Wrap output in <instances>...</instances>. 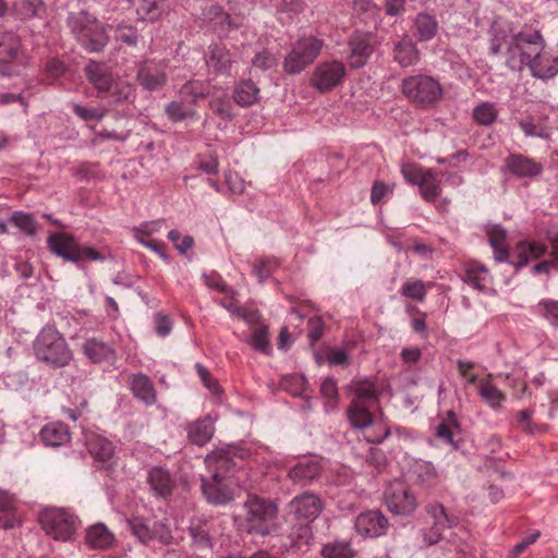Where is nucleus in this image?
Returning a JSON list of instances; mask_svg holds the SVG:
<instances>
[{"label":"nucleus","mask_w":558,"mask_h":558,"mask_svg":"<svg viewBox=\"0 0 558 558\" xmlns=\"http://www.w3.org/2000/svg\"><path fill=\"white\" fill-rule=\"evenodd\" d=\"M126 524L132 534L143 544H147L151 541V525L148 520L134 517L126 520Z\"/></svg>","instance_id":"603ef678"},{"label":"nucleus","mask_w":558,"mask_h":558,"mask_svg":"<svg viewBox=\"0 0 558 558\" xmlns=\"http://www.w3.org/2000/svg\"><path fill=\"white\" fill-rule=\"evenodd\" d=\"M345 73V66L341 61L322 62L313 72L311 85L320 93H328L342 84Z\"/></svg>","instance_id":"f8f14e48"},{"label":"nucleus","mask_w":558,"mask_h":558,"mask_svg":"<svg viewBox=\"0 0 558 558\" xmlns=\"http://www.w3.org/2000/svg\"><path fill=\"white\" fill-rule=\"evenodd\" d=\"M350 53L348 62L351 68H363L374 51L371 36L365 33H354L348 41Z\"/></svg>","instance_id":"dca6fc26"},{"label":"nucleus","mask_w":558,"mask_h":558,"mask_svg":"<svg viewBox=\"0 0 558 558\" xmlns=\"http://www.w3.org/2000/svg\"><path fill=\"white\" fill-rule=\"evenodd\" d=\"M362 430L365 440L371 444H381L390 435V427L383 418H373L371 425Z\"/></svg>","instance_id":"de8ad7c7"},{"label":"nucleus","mask_w":558,"mask_h":558,"mask_svg":"<svg viewBox=\"0 0 558 558\" xmlns=\"http://www.w3.org/2000/svg\"><path fill=\"white\" fill-rule=\"evenodd\" d=\"M243 507L246 511L245 523L248 533L268 535L276 530L278 508L275 501L250 495Z\"/></svg>","instance_id":"7ed1b4c3"},{"label":"nucleus","mask_w":558,"mask_h":558,"mask_svg":"<svg viewBox=\"0 0 558 558\" xmlns=\"http://www.w3.org/2000/svg\"><path fill=\"white\" fill-rule=\"evenodd\" d=\"M461 426L453 411H448L446 417L436 426L435 436L458 448L454 436L460 434Z\"/></svg>","instance_id":"c9c22d12"},{"label":"nucleus","mask_w":558,"mask_h":558,"mask_svg":"<svg viewBox=\"0 0 558 558\" xmlns=\"http://www.w3.org/2000/svg\"><path fill=\"white\" fill-rule=\"evenodd\" d=\"M258 93L252 81H242L234 88L233 99L241 107H250L257 101Z\"/></svg>","instance_id":"a19ab883"},{"label":"nucleus","mask_w":558,"mask_h":558,"mask_svg":"<svg viewBox=\"0 0 558 558\" xmlns=\"http://www.w3.org/2000/svg\"><path fill=\"white\" fill-rule=\"evenodd\" d=\"M420 194L426 202H435L441 194V182L433 169H426V173L418 185Z\"/></svg>","instance_id":"58836bf2"},{"label":"nucleus","mask_w":558,"mask_h":558,"mask_svg":"<svg viewBox=\"0 0 558 558\" xmlns=\"http://www.w3.org/2000/svg\"><path fill=\"white\" fill-rule=\"evenodd\" d=\"M48 250L58 257L76 265L85 260H104L105 256L90 246H82L77 239L65 232L51 233L47 239Z\"/></svg>","instance_id":"20e7f679"},{"label":"nucleus","mask_w":558,"mask_h":558,"mask_svg":"<svg viewBox=\"0 0 558 558\" xmlns=\"http://www.w3.org/2000/svg\"><path fill=\"white\" fill-rule=\"evenodd\" d=\"M514 29L512 23L501 16H497L492 22L488 36H489V54L493 57L499 56L505 44L509 45V39L513 40Z\"/></svg>","instance_id":"f3484780"},{"label":"nucleus","mask_w":558,"mask_h":558,"mask_svg":"<svg viewBox=\"0 0 558 558\" xmlns=\"http://www.w3.org/2000/svg\"><path fill=\"white\" fill-rule=\"evenodd\" d=\"M488 279V269L478 263H470L465 269L464 281L478 291H485Z\"/></svg>","instance_id":"49530a36"},{"label":"nucleus","mask_w":558,"mask_h":558,"mask_svg":"<svg viewBox=\"0 0 558 558\" xmlns=\"http://www.w3.org/2000/svg\"><path fill=\"white\" fill-rule=\"evenodd\" d=\"M65 341L60 332L50 326L41 329L35 341V349H63Z\"/></svg>","instance_id":"37998d69"},{"label":"nucleus","mask_w":558,"mask_h":558,"mask_svg":"<svg viewBox=\"0 0 558 558\" xmlns=\"http://www.w3.org/2000/svg\"><path fill=\"white\" fill-rule=\"evenodd\" d=\"M414 473L417 482L424 487H435L440 481L436 468L428 461H417L414 465Z\"/></svg>","instance_id":"79ce46f5"},{"label":"nucleus","mask_w":558,"mask_h":558,"mask_svg":"<svg viewBox=\"0 0 558 558\" xmlns=\"http://www.w3.org/2000/svg\"><path fill=\"white\" fill-rule=\"evenodd\" d=\"M19 524L15 500L7 493H0V529H12Z\"/></svg>","instance_id":"ea45409f"},{"label":"nucleus","mask_w":558,"mask_h":558,"mask_svg":"<svg viewBox=\"0 0 558 558\" xmlns=\"http://www.w3.org/2000/svg\"><path fill=\"white\" fill-rule=\"evenodd\" d=\"M312 537L311 527L307 524L298 525L294 531L287 536L286 541H281V547L286 549H302L308 546Z\"/></svg>","instance_id":"a18cd8bd"},{"label":"nucleus","mask_w":558,"mask_h":558,"mask_svg":"<svg viewBox=\"0 0 558 558\" xmlns=\"http://www.w3.org/2000/svg\"><path fill=\"white\" fill-rule=\"evenodd\" d=\"M371 405L360 403L359 400H351V403L347 410V417L354 429H363L371 425L374 418L371 411Z\"/></svg>","instance_id":"f704fd0d"},{"label":"nucleus","mask_w":558,"mask_h":558,"mask_svg":"<svg viewBox=\"0 0 558 558\" xmlns=\"http://www.w3.org/2000/svg\"><path fill=\"white\" fill-rule=\"evenodd\" d=\"M389 521L380 510H368L355 519V530L366 537H379L387 533Z\"/></svg>","instance_id":"4468645a"},{"label":"nucleus","mask_w":558,"mask_h":558,"mask_svg":"<svg viewBox=\"0 0 558 558\" xmlns=\"http://www.w3.org/2000/svg\"><path fill=\"white\" fill-rule=\"evenodd\" d=\"M130 388L133 396L145 403L146 405H153L157 401V392L154 384L143 373H137L131 376Z\"/></svg>","instance_id":"b1692460"},{"label":"nucleus","mask_w":558,"mask_h":558,"mask_svg":"<svg viewBox=\"0 0 558 558\" xmlns=\"http://www.w3.org/2000/svg\"><path fill=\"white\" fill-rule=\"evenodd\" d=\"M180 95L191 102H196L205 96L204 84L199 81H189L181 87Z\"/></svg>","instance_id":"338daca9"},{"label":"nucleus","mask_w":558,"mask_h":558,"mask_svg":"<svg viewBox=\"0 0 558 558\" xmlns=\"http://www.w3.org/2000/svg\"><path fill=\"white\" fill-rule=\"evenodd\" d=\"M85 73L89 83L97 90L98 97L111 90L113 76L107 64L90 61L85 68Z\"/></svg>","instance_id":"aec40b11"},{"label":"nucleus","mask_w":558,"mask_h":558,"mask_svg":"<svg viewBox=\"0 0 558 558\" xmlns=\"http://www.w3.org/2000/svg\"><path fill=\"white\" fill-rule=\"evenodd\" d=\"M133 95L134 88L131 84L122 81H113L111 90L109 92L111 104L117 105L122 101H128L133 97Z\"/></svg>","instance_id":"e2e57ef3"},{"label":"nucleus","mask_w":558,"mask_h":558,"mask_svg":"<svg viewBox=\"0 0 558 558\" xmlns=\"http://www.w3.org/2000/svg\"><path fill=\"white\" fill-rule=\"evenodd\" d=\"M14 8L24 20L41 16L46 11L45 3L41 0H17Z\"/></svg>","instance_id":"5fc2aeb1"},{"label":"nucleus","mask_w":558,"mask_h":558,"mask_svg":"<svg viewBox=\"0 0 558 558\" xmlns=\"http://www.w3.org/2000/svg\"><path fill=\"white\" fill-rule=\"evenodd\" d=\"M68 26L77 40L90 52L100 51L107 45V35L95 16L82 10L68 16Z\"/></svg>","instance_id":"f03ea898"},{"label":"nucleus","mask_w":558,"mask_h":558,"mask_svg":"<svg viewBox=\"0 0 558 558\" xmlns=\"http://www.w3.org/2000/svg\"><path fill=\"white\" fill-rule=\"evenodd\" d=\"M305 318V314L302 313L301 307L291 306L288 310V326L281 327V349L290 344V332L289 327H294L295 329H300L302 331L301 325H303Z\"/></svg>","instance_id":"864d4df0"},{"label":"nucleus","mask_w":558,"mask_h":558,"mask_svg":"<svg viewBox=\"0 0 558 558\" xmlns=\"http://www.w3.org/2000/svg\"><path fill=\"white\" fill-rule=\"evenodd\" d=\"M535 310L536 313L548 320L550 325L558 326V301L550 299L541 300L536 304Z\"/></svg>","instance_id":"052dcab7"},{"label":"nucleus","mask_w":558,"mask_h":558,"mask_svg":"<svg viewBox=\"0 0 558 558\" xmlns=\"http://www.w3.org/2000/svg\"><path fill=\"white\" fill-rule=\"evenodd\" d=\"M505 168L517 178L533 179L543 172V165L522 154H511L505 159Z\"/></svg>","instance_id":"a211bd4d"},{"label":"nucleus","mask_w":558,"mask_h":558,"mask_svg":"<svg viewBox=\"0 0 558 558\" xmlns=\"http://www.w3.org/2000/svg\"><path fill=\"white\" fill-rule=\"evenodd\" d=\"M10 221L26 235L33 236L37 233V223L32 214L14 211Z\"/></svg>","instance_id":"4d7b16f0"},{"label":"nucleus","mask_w":558,"mask_h":558,"mask_svg":"<svg viewBox=\"0 0 558 558\" xmlns=\"http://www.w3.org/2000/svg\"><path fill=\"white\" fill-rule=\"evenodd\" d=\"M320 395L326 399L327 410L332 411L337 408L339 393L337 383L333 378L327 377L323 380L320 385Z\"/></svg>","instance_id":"bf43d9fd"},{"label":"nucleus","mask_w":558,"mask_h":558,"mask_svg":"<svg viewBox=\"0 0 558 558\" xmlns=\"http://www.w3.org/2000/svg\"><path fill=\"white\" fill-rule=\"evenodd\" d=\"M402 93L417 107L432 108L442 98V87L428 75H411L402 80Z\"/></svg>","instance_id":"39448f33"},{"label":"nucleus","mask_w":558,"mask_h":558,"mask_svg":"<svg viewBox=\"0 0 558 558\" xmlns=\"http://www.w3.org/2000/svg\"><path fill=\"white\" fill-rule=\"evenodd\" d=\"M400 294L407 299L423 302L427 293V284L420 279H408L399 290Z\"/></svg>","instance_id":"3c124183"},{"label":"nucleus","mask_w":558,"mask_h":558,"mask_svg":"<svg viewBox=\"0 0 558 558\" xmlns=\"http://www.w3.org/2000/svg\"><path fill=\"white\" fill-rule=\"evenodd\" d=\"M323 468L316 459H304L299 461L290 471L289 477L294 482L302 485L308 484L322 474Z\"/></svg>","instance_id":"5701e85b"},{"label":"nucleus","mask_w":558,"mask_h":558,"mask_svg":"<svg viewBox=\"0 0 558 558\" xmlns=\"http://www.w3.org/2000/svg\"><path fill=\"white\" fill-rule=\"evenodd\" d=\"M187 437L197 446L207 444L215 433V426L210 417L196 420L187 425Z\"/></svg>","instance_id":"473e14b6"},{"label":"nucleus","mask_w":558,"mask_h":558,"mask_svg":"<svg viewBox=\"0 0 558 558\" xmlns=\"http://www.w3.org/2000/svg\"><path fill=\"white\" fill-rule=\"evenodd\" d=\"M24 66L20 37L13 32L0 29V75H19Z\"/></svg>","instance_id":"9d476101"},{"label":"nucleus","mask_w":558,"mask_h":558,"mask_svg":"<svg viewBox=\"0 0 558 558\" xmlns=\"http://www.w3.org/2000/svg\"><path fill=\"white\" fill-rule=\"evenodd\" d=\"M353 14L365 25H375L379 19L380 8L372 0H354Z\"/></svg>","instance_id":"4c0bfd02"},{"label":"nucleus","mask_w":558,"mask_h":558,"mask_svg":"<svg viewBox=\"0 0 558 558\" xmlns=\"http://www.w3.org/2000/svg\"><path fill=\"white\" fill-rule=\"evenodd\" d=\"M201 483L205 499L214 506H225L234 499L232 481L219 472L208 477L203 476Z\"/></svg>","instance_id":"9b49d317"},{"label":"nucleus","mask_w":558,"mask_h":558,"mask_svg":"<svg viewBox=\"0 0 558 558\" xmlns=\"http://www.w3.org/2000/svg\"><path fill=\"white\" fill-rule=\"evenodd\" d=\"M480 397L492 408L498 409L506 400V396L490 381L482 380L478 385Z\"/></svg>","instance_id":"09e8293b"},{"label":"nucleus","mask_w":558,"mask_h":558,"mask_svg":"<svg viewBox=\"0 0 558 558\" xmlns=\"http://www.w3.org/2000/svg\"><path fill=\"white\" fill-rule=\"evenodd\" d=\"M72 109L77 117L86 122L100 121L106 116V111L100 108H89L78 104H73Z\"/></svg>","instance_id":"774afa93"},{"label":"nucleus","mask_w":558,"mask_h":558,"mask_svg":"<svg viewBox=\"0 0 558 558\" xmlns=\"http://www.w3.org/2000/svg\"><path fill=\"white\" fill-rule=\"evenodd\" d=\"M426 511L433 519V525L423 532V542L426 546H433L444 537L446 530L458 524L459 519L449 513L441 504L428 505Z\"/></svg>","instance_id":"ddd939ff"},{"label":"nucleus","mask_w":558,"mask_h":558,"mask_svg":"<svg viewBox=\"0 0 558 558\" xmlns=\"http://www.w3.org/2000/svg\"><path fill=\"white\" fill-rule=\"evenodd\" d=\"M36 357L51 367H62L72 359L71 351H35Z\"/></svg>","instance_id":"6e6d98bb"},{"label":"nucleus","mask_w":558,"mask_h":558,"mask_svg":"<svg viewBox=\"0 0 558 558\" xmlns=\"http://www.w3.org/2000/svg\"><path fill=\"white\" fill-rule=\"evenodd\" d=\"M401 173L409 184L418 186L426 173V169L414 162H405L401 166Z\"/></svg>","instance_id":"69168bd1"},{"label":"nucleus","mask_w":558,"mask_h":558,"mask_svg":"<svg viewBox=\"0 0 558 558\" xmlns=\"http://www.w3.org/2000/svg\"><path fill=\"white\" fill-rule=\"evenodd\" d=\"M206 64L215 74H230L233 64L232 54L222 44H211L205 56Z\"/></svg>","instance_id":"412c9836"},{"label":"nucleus","mask_w":558,"mask_h":558,"mask_svg":"<svg viewBox=\"0 0 558 558\" xmlns=\"http://www.w3.org/2000/svg\"><path fill=\"white\" fill-rule=\"evenodd\" d=\"M189 535L192 538L193 546L198 549H211L214 542L211 537L210 523L204 519L192 520L189 529Z\"/></svg>","instance_id":"bb28decb"},{"label":"nucleus","mask_w":558,"mask_h":558,"mask_svg":"<svg viewBox=\"0 0 558 558\" xmlns=\"http://www.w3.org/2000/svg\"><path fill=\"white\" fill-rule=\"evenodd\" d=\"M166 65L160 62L146 61L137 72L140 84L147 90L161 88L167 82Z\"/></svg>","instance_id":"6ab92c4d"},{"label":"nucleus","mask_w":558,"mask_h":558,"mask_svg":"<svg viewBox=\"0 0 558 558\" xmlns=\"http://www.w3.org/2000/svg\"><path fill=\"white\" fill-rule=\"evenodd\" d=\"M529 69L534 77L547 81L558 74V58H554L543 51Z\"/></svg>","instance_id":"72a5a7b5"},{"label":"nucleus","mask_w":558,"mask_h":558,"mask_svg":"<svg viewBox=\"0 0 558 558\" xmlns=\"http://www.w3.org/2000/svg\"><path fill=\"white\" fill-rule=\"evenodd\" d=\"M545 40L537 29H522L513 36L506 50V66L520 72L544 51Z\"/></svg>","instance_id":"f257e3e1"},{"label":"nucleus","mask_w":558,"mask_h":558,"mask_svg":"<svg viewBox=\"0 0 558 558\" xmlns=\"http://www.w3.org/2000/svg\"><path fill=\"white\" fill-rule=\"evenodd\" d=\"M205 17L210 28L219 36H226L230 29L238 27L231 16L217 5H210L205 12Z\"/></svg>","instance_id":"2f4dec72"},{"label":"nucleus","mask_w":558,"mask_h":558,"mask_svg":"<svg viewBox=\"0 0 558 558\" xmlns=\"http://www.w3.org/2000/svg\"><path fill=\"white\" fill-rule=\"evenodd\" d=\"M41 441L49 447H60L71 439L69 427L61 422L46 424L39 433Z\"/></svg>","instance_id":"a878e982"},{"label":"nucleus","mask_w":558,"mask_h":558,"mask_svg":"<svg viewBox=\"0 0 558 558\" xmlns=\"http://www.w3.org/2000/svg\"><path fill=\"white\" fill-rule=\"evenodd\" d=\"M148 483L154 493L161 497L171 495L175 485L168 470L161 466H155L149 471Z\"/></svg>","instance_id":"7c9ffc66"},{"label":"nucleus","mask_w":558,"mask_h":558,"mask_svg":"<svg viewBox=\"0 0 558 558\" xmlns=\"http://www.w3.org/2000/svg\"><path fill=\"white\" fill-rule=\"evenodd\" d=\"M393 60L402 68L415 65L420 61V50L413 39L404 35L395 43L392 49Z\"/></svg>","instance_id":"4be33fe9"},{"label":"nucleus","mask_w":558,"mask_h":558,"mask_svg":"<svg viewBox=\"0 0 558 558\" xmlns=\"http://www.w3.org/2000/svg\"><path fill=\"white\" fill-rule=\"evenodd\" d=\"M84 441L89 454L94 459L107 462L112 458L114 448L112 442L108 439L94 433H89L85 435Z\"/></svg>","instance_id":"c756f323"},{"label":"nucleus","mask_w":558,"mask_h":558,"mask_svg":"<svg viewBox=\"0 0 558 558\" xmlns=\"http://www.w3.org/2000/svg\"><path fill=\"white\" fill-rule=\"evenodd\" d=\"M320 555L323 558H354L356 551L352 548L351 542L335 541L323 545Z\"/></svg>","instance_id":"c03bdc74"},{"label":"nucleus","mask_w":558,"mask_h":558,"mask_svg":"<svg viewBox=\"0 0 558 558\" xmlns=\"http://www.w3.org/2000/svg\"><path fill=\"white\" fill-rule=\"evenodd\" d=\"M221 305L234 317L244 320L252 329L250 344L254 349H267L269 344L268 326L257 310L241 306L233 296L221 300Z\"/></svg>","instance_id":"423d86ee"},{"label":"nucleus","mask_w":558,"mask_h":558,"mask_svg":"<svg viewBox=\"0 0 558 558\" xmlns=\"http://www.w3.org/2000/svg\"><path fill=\"white\" fill-rule=\"evenodd\" d=\"M383 500L392 514L401 517L412 515L418 507L415 494L402 481L389 483L384 490Z\"/></svg>","instance_id":"1a4fd4ad"},{"label":"nucleus","mask_w":558,"mask_h":558,"mask_svg":"<svg viewBox=\"0 0 558 558\" xmlns=\"http://www.w3.org/2000/svg\"><path fill=\"white\" fill-rule=\"evenodd\" d=\"M438 31L436 17L428 13H418L414 20V36L420 41H428L434 38Z\"/></svg>","instance_id":"e433bc0d"},{"label":"nucleus","mask_w":558,"mask_h":558,"mask_svg":"<svg viewBox=\"0 0 558 558\" xmlns=\"http://www.w3.org/2000/svg\"><path fill=\"white\" fill-rule=\"evenodd\" d=\"M324 43L314 36L298 39L283 61L284 71L289 74H299L312 64L319 56Z\"/></svg>","instance_id":"0eeeda50"},{"label":"nucleus","mask_w":558,"mask_h":558,"mask_svg":"<svg viewBox=\"0 0 558 558\" xmlns=\"http://www.w3.org/2000/svg\"><path fill=\"white\" fill-rule=\"evenodd\" d=\"M166 113L170 120L179 122L189 117H193L195 111L184 105L183 101L173 100L166 106Z\"/></svg>","instance_id":"0e129e2a"},{"label":"nucleus","mask_w":558,"mask_h":558,"mask_svg":"<svg viewBox=\"0 0 558 558\" xmlns=\"http://www.w3.org/2000/svg\"><path fill=\"white\" fill-rule=\"evenodd\" d=\"M472 116L477 124L489 126L496 122L498 110L493 102L484 101L473 109Z\"/></svg>","instance_id":"8fccbe9b"},{"label":"nucleus","mask_w":558,"mask_h":558,"mask_svg":"<svg viewBox=\"0 0 558 558\" xmlns=\"http://www.w3.org/2000/svg\"><path fill=\"white\" fill-rule=\"evenodd\" d=\"M348 389L353 393L352 400H359L360 403L368 405L376 403L381 392L376 384L368 379L354 380Z\"/></svg>","instance_id":"cd10ccee"},{"label":"nucleus","mask_w":558,"mask_h":558,"mask_svg":"<svg viewBox=\"0 0 558 558\" xmlns=\"http://www.w3.org/2000/svg\"><path fill=\"white\" fill-rule=\"evenodd\" d=\"M547 252V246L538 242H519L513 254L518 257L517 262H511L515 268L524 267L529 264L530 259H538Z\"/></svg>","instance_id":"c85d7f7f"},{"label":"nucleus","mask_w":558,"mask_h":558,"mask_svg":"<svg viewBox=\"0 0 558 558\" xmlns=\"http://www.w3.org/2000/svg\"><path fill=\"white\" fill-rule=\"evenodd\" d=\"M39 522L46 534L63 542L71 539L77 529V518L65 509H46L40 513Z\"/></svg>","instance_id":"6e6552de"},{"label":"nucleus","mask_w":558,"mask_h":558,"mask_svg":"<svg viewBox=\"0 0 558 558\" xmlns=\"http://www.w3.org/2000/svg\"><path fill=\"white\" fill-rule=\"evenodd\" d=\"M324 504L318 495L304 493L294 497L288 505L289 512L307 522L314 521L323 511Z\"/></svg>","instance_id":"2eb2a0df"},{"label":"nucleus","mask_w":558,"mask_h":558,"mask_svg":"<svg viewBox=\"0 0 558 558\" xmlns=\"http://www.w3.org/2000/svg\"><path fill=\"white\" fill-rule=\"evenodd\" d=\"M162 10L158 0H141L137 15L143 21L155 22L161 16Z\"/></svg>","instance_id":"680f3d73"},{"label":"nucleus","mask_w":558,"mask_h":558,"mask_svg":"<svg viewBox=\"0 0 558 558\" xmlns=\"http://www.w3.org/2000/svg\"><path fill=\"white\" fill-rule=\"evenodd\" d=\"M114 541L113 533L104 523H95L86 530L85 544L93 549H108Z\"/></svg>","instance_id":"393cba45"},{"label":"nucleus","mask_w":558,"mask_h":558,"mask_svg":"<svg viewBox=\"0 0 558 558\" xmlns=\"http://www.w3.org/2000/svg\"><path fill=\"white\" fill-rule=\"evenodd\" d=\"M281 388L292 396L302 397L307 389V380L301 374H293L281 378Z\"/></svg>","instance_id":"13d9d810"}]
</instances>
